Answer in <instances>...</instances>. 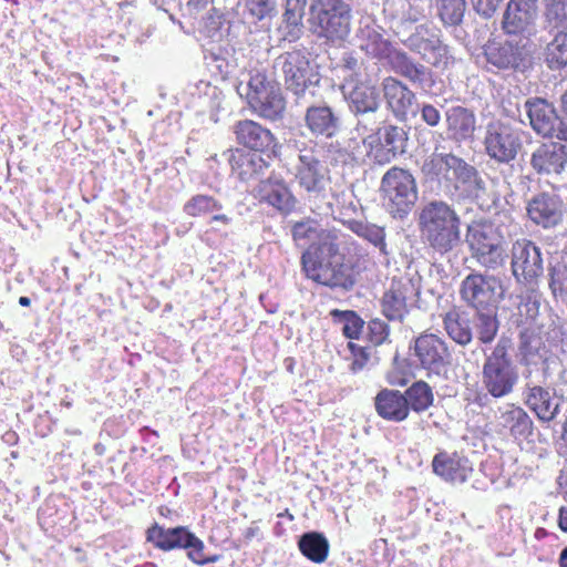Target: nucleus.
Returning a JSON list of instances; mask_svg holds the SVG:
<instances>
[{
  "instance_id": "62",
  "label": "nucleus",
  "mask_w": 567,
  "mask_h": 567,
  "mask_svg": "<svg viewBox=\"0 0 567 567\" xmlns=\"http://www.w3.org/2000/svg\"><path fill=\"white\" fill-rule=\"evenodd\" d=\"M278 517H287L288 519L292 520L293 519V515L289 512L288 508H286L282 513H279L278 514Z\"/></svg>"
},
{
  "instance_id": "18",
  "label": "nucleus",
  "mask_w": 567,
  "mask_h": 567,
  "mask_svg": "<svg viewBox=\"0 0 567 567\" xmlns=\"http://www.w3.org/2000/svg\"><path fill=\"white\" fill-rule=\"evenodd\" d=\"M292 240L297 245L311 243L306 249H316L317 252L328 250L330 254L339 252V236L336 229L320 228L319 224L307 218L296 221L291 227Z\"/></svg>"
},
{
  "instance_id": "50",
  "label": "nucleus",
  "mask_w": 567,
  "mask_h": 567,
  "mask_svg": "<svg viewBox=\"0 0 567 567\" xmlns=\"http://www.w3.org/2000/svg\"><path fill=\"white\" fill-rule=\"evenodd\" d=\"M389 334H390V327L385 321H383L379 318H375V319H371L368 322L367 337H368V340L373 346L378 347V346L383 344L388 340Z\"/></svg>"
},
{
  "instance_id": "5",
  "label": "nucleus",
  "mask_w": 567,
  "mask_h": 567,
  "mask_svg": "<svg viewBox=\"0 0 567 567\" xmlns=\"http://www.w3.org/2000/svg\"><path fill=\"white\" fill-rule=\"evenodd\" d=\"M310 30L329 42H342L351 30V8L343 0H313L309 8Z\"/></svg>"
},
{
  "instance_id": "19",
  "label": "nucleus",
  "mask_w": 567,
  "mask_h": 567,
  "mask_svg": "<svg viewBox=\"0 0 567 567\" xmlns=\"http://www.w3.org/2000/svg\"><path fill=\"white\" fill-rule=\"evenodd\" d=\"M512 270L518 281L534 282L543 274V259L539 248L528 239H519L512 248Z\"/></svg>"
},
{
  "instance_id": "22",
  "label": "nucleus",
  "mask_w": 567,
  "mask_h": 567,
  "mask_svg": "<svg viewBox=\"0 0 567 567\" xmlns=\"http://www.w3.org/2000/svg\"><path fill=\"white\" fill-rule=\"evenodd\" d=\"M536 6L517 0H511L503 16L502 28L508 35L522 40L527 37L528 44H532L530 37L535 34Z\"/></svg>"
},
{
  "instance_id": "20",
  "label": "nucleus",
  "mask_w": 567,
  "mask_h": 567,
  "mask_svg": "<svg viewBox=\"0 0 567 567\" xmlns=\"http://www.w3.org/2000/svg\"><path fill=\"white\" fill-rule=\"evenodd\" d=\"M529 47L527 37L522 40H493L485 45L484 54L487 62L498 69H516L529 55Z\"/></svg>"
},
{
  "instance_id": "17",
  "label": "nucleus",
  "mask_w": 567,
  "mask_h": 567,
  "mask_svg": "<svg viewBox=\"0 0 567 567\" xmlns=\"http://www.w3.org/2000/svg\"><path fill=\"white\" fill-rule=\"evenodd\" d=\"M254 198L284 216L290 215L298 203L289 185L282 178L274 176L258 183L254 189Z\"/></svg>"
},
{
  "instance_id": "53",
  "label": "nucleus",
  "mask_w": 567,
  "mask_h": 567,
  "mask_svg": "<svg viewBox=\"0 0 567 567\" xmlns=\"http://www.w3.org/2000/svg\"><path fill=\"white\" fill-rule=\"evenodd\" d=\"M247 8L249 13L258 20L266 18L272 10L270 0H248Z\"/></svg>"
},
{
  "instance_id": "55",
  "label": "nucleus",
  "mask_w": 567,
  "mask_h": 567,
  "mask_svg": "<svg viewBox=\"0 0 567 567\" xmlns=\"http://www.w3.org/2000/svg\"><path fill=\"white\" fill-rule=\"evenodd\" d=\"M421 118L429 125V126H437L441 121V114L440 111L432 104H423L421 106Z\"/></svg>"
},
{
  "instance_id": "54",
  "label": "nucleus",
  "mask_w": 567,
  "mask_h": 567,
  "mask_svg": "<svg viewBox=\"0 0 567 567\" xmlns=\"http://www.w3.org/2000/svg\"><path fill=\"white\" fill-rule=\"evenodd\" d=\"M503 0H471L477 13L484 17H491Z\"/></svg>"
},
{
  "instance_id": "16",
  "label": "nucleus",
  "mask_w": 567,
  "mask_h": 567,
  "mask_svg": "<svg viewBox=\"0 0 567 567\" xmlns=\"http://www.w3.org/2000/svg\"><path fill=\"white\" fill-rule=\"evenodd\" d=\"M417 363L430 373L441 374L451 364V353L445 341L434 333H421L411 347Z\"/></svg>"
},
{
  "instance_id": "57",
  "label": "nucleus",
  "mask_w": 567,
  "mask_h": 567,
  "mask_svg": "<svg viewBox=\"0 0 567 567\" xmlns=\"http://www.w3.org/2000/svg\"><path fill=\"white\" fill-rule=\"evenodd\" d=\"M213 0H188L187 7L192 10L202 11L204 10Z\"/></svg>"
},
{
  "instance_id": "14",
  "label": "nucleus",
  "mask_w": 567,
  "mask_h": 567,
  "mask_svg": "<svg viewBox=\"0 0 567 567\" xmlns=\"http://www.w3.org/2000/svg\"><path fill=\"white\" fill-rule=\"evenodd\" d=\"M484 146L492 158L508 163L516 157L522 147L519 131L502 121L491 122L486 127Z\"/></svg>"
},
{
  "instance_id": "58",
  "label": "nucleus",
  "mask_w": 567,
  "mask_h": 567,
  "mask_svg": "<svg viewBox=\"0 0 567 567\" xmlns=\"http://www.w3.org/2000/svg\"><path fill=\"white\" fill-rule=\"evenodd\" d=\"M558 526L559 528L567 533V507H560L558 513Z\"/></svg>"
},
{
  "instance_id": "29",
  "label": "nucleus",
  "mask_w": 567,
  "mask_h": 567,
  "mask_svg": "<svg viewBox=\"0 0 567 567\" xmlns=\"http://www.w3.org/2000/svg\"><path fill=\"white\" fill-rule=\"evenodd\" d=\"M446 135L450 140L461 143L473 137L476 130V117L472 110L464 106H452L445 112Z\"/></svg>"
},
{
  "instance_id": "3",
  "label": "nucleus",
  "mask_w": 567,
  "mask_h": 567,
  "mask_svg": "<svg viewBox=\"0 0 567 567\" xmlns=\"http://www.w3.org/2000/svg\"><path fill=\"white\" fill-rule=\"evenodd\" d=\"M465 241L472 259L487 270L505 265L506 240L498 225L488 219L473 220L466 229Z\"/></svg>"
},
{
  "instance_id": "34",
  "label": "nucleus",
  "mask_w": 567,
  "mask_h": 567,
  "mask_svg": "<svg viewBox=\"0 0 567 567\" xmlns=\"http://www.w3.org/2000/svg\"><path fill=\"white\" fill-rule=\"evenodd\" d=\"M456 158L452 153H439L436 150L424 158L421 172L426 179L431 182L445 183L451 182L453 167Z\"/></svg>"
},
{
  "instance_id": "32",
  "label": "nucleus",
  "mask_w": 567,
  "mask_h": 567,
  "mask_svg": "<svg viewBox=\"0 0 567 567\" xmlns=\"http://www.w3.org/2000/svg\"><path fill=\"white\" fill-rule=\"evenodd\" d=\"M305 122L308 130L316 136L332 137L339 131L338 116L326 105L308 107Z\"/></svg>"
},
{
  "instance_id": "46",
  "label": "nucleus",
  "mask_w": 567,
  "mask_h": 567,
  "mask_svg": "<svg viewBox=\"0 0 567 567\" xmlns=\"http://www.w3.org/2000/svg\"><path fill=\"white\" fill-rule=\"evenodd\" d=\"M439 14L442 21L449 25L458 24L464 16L465 0H436Z\"/></svg>"
},
{
  "instance_id": "26",
  "label": "nucleus",
  "mask_w": 567,
  "mask_h": 567,
  "mask_svg": "<svg viewBox=\"0 0 567 567\" xmlns=\"http://www.w3.org/2000/svg\"><path fill=\"white\" fill-rule=\"evenodd\" d=\"M228 163L231 173L243 182L262 175L269 167L268 161L261 154L239 147L229 151Z\"/></svg>"
},
{
  "instance_id": "4",
  "label": "nucleus",
  "mask_w": 567,
  "mask_h": 567,
  "mask_svg": "<svg viewBox=\"0 0 567 567\" xmlns=\"http://www.w3.org/2000/svg\"><path fill=\"white\" fill-rule=\"evenodd\" d=\"M146 540L162 551L186 550L187 558L198 566L216 563L219 555L207 556L204 542L187 526L164 527L152 524L145 533Z\"/></svg>"
},
{
  "instance_id": "13",
  "label": "nucleus",
  "mask_w": 567,
  "mask_h": 567,
  "mask_svg": "<svg viewBox=\"0 0 567 567\" xmlns=\"http://www.w3.org/2000/svg\"><path fill=\"white\" fill-rule=\"evenodd\" d=\"M236 143L240 148L258 152L268 158L280 155V144L275 134L266 126L254 120H239L233 125Z\"/></svg>"
},
{
  "instance_id": "60",
  "label": "nucleus",
  "mask_w": 567,
  "mask_h": 567,
  "mask_svg": "<svg viewBox=\"0 0 567 567\" xmlns=\"http://www.w3.org/2000/svg\"><path fill=\"white\" fill-rule=\"evenodd\" d=\"M560 107H561V112L567 117V90L560 96Z\"/></svg>"
},
{
  "instance_id": "51",
  "label": "nucleus",
  "mask_w": 567,
  "mask_h": 567,
  "mask_svg": "<svg viewBox=\"0 0 567 567\" xmlns=\"http://www.w3.org/2000/svg\"><path fill=\"white\" fill-rule=\"evenodd\" d=\"M489 312L481 313V322L478 326V340L483 343H491L497 333L498 323L495 318H492Z\"/></svg>"
},
{
  "instance_id": "49",
  "label": "nucleus",
  "mask_w": 567,
  "mask_h": 567,
  "mask_svg": "<svg viewBox=\"0 0 567 567\" xmlns=\"http://www.w3.org/2000/svg\"><path fill=\"white\" fill-rule=\"evenodd\" d=\"M307 0H285L284 22L292 28L302 25Z\"/></svg>"
},
{
  "instance_id": "37",
  "label": "nucleus",
  "mask_w": 567,
  "mask_h": 567,
  "mask_svg": "<svg viewBox=\"0 0 567 567\" xmlns=\"http://www.w3.org/2000/svg\"><path fill=\"white\" fill-rule=\"evenodd\" d=\"M298 547L306 558L316 564L327 560L330 548L328 539L317 532L303 534L298 542Z\"/></svg>"
},
{
  "instance_id": "61",
  "label": "nucleus",
  "mask_w": 567,
  "mask_h": 567,
  "mask_svg": "<svg viewBox=\"0 0 567 567\" xmlns=\"http://www.w3.org/2000/svg\"><path fill=\"white\" fill-rule=\"evenodd\" d=\"M19 305L22 307H29L31 305V300L29 297L22 296L19 298Z\"/></svg>"
},
{
  "instance_id": "11",
  "label": "nucleus",
  "mask_w": 567,
  "mask_h": 567,
  "mask_svg": "<svg viewBox=\"0 0 567 567\" xmlns=\"http://www.w3.org/2000/svg\"><path fill=\"white\" fill-rule=\"evenodd\" d=\"M408 132L398 125H384L363 138L367 154L378 164H388L406 150Z\"/></svg>"
},
{
  "instance_id": "42",
  "label": "nucleus",
  "mask_w": 567,
  "mask_h": 567,
  "mask_svg": "<svg viewBox=\"0 0 567 567\" xmlns=\"http://www.w3.org/2000/svg\"><path fill=\"white\" fill-rule=\"evenodd\" d=\"M545 61L550 70H560L567 65V29H563L547 44Z\"/></svg>"
},
{
  "instance_id": "15",
  "label": "nucleus",
  "mask_w": 567,
  "mask_h": 567,
  "mask_svg": "<svg viewBox=\"0 0 567 567\" xmlns=\"http://www.w3.org/2000/svg\"><path fill=\"white\" fill-rule=\"evenodd\" d=\"M275 69L282 73L286 89L296 95L303 94L311 84V64L301 50L284 52L275 60Z\"/></svg>"
},
{
  "instance_id": "33",
  "label": "nucleus",
  "mask_w": 567,
  "mask_h": 567,
  "mask_svg": "<svg viewBox=\"0 0 567 567\" xmlns=\"http://www.w3.org/2000/svg\"><path fill=\"white\" fill-rule=\"evenodd\" d=\"M525 404L542 422H550L559 413V404L555 402L550 391L540 385L527 390Z\"/></svg>"
},
{
  "instance_id": "12",
  "label": "nucleus",
  "mask_w": 567,
  "mask_h": 567,
  "mask_svg": "<svg viewBox=\"0 0 567 567\" xmlns=\"http://www.w3.org/2000/svg\"><path fill=\"white\" fill-rule=\"evenodd\" d=\"M295 182L309 197H319L326 193L331 182L330 169L313 150L298 155Z\"/></svg>"
},
{
  "instance_id": "6",
  "label": "nucleus",
  "mask_w": 567,
  "mask_h": 567,
  "mask_svg": "<svg viewBox=\"0 0 567 567\" xmlns=\"http://www.w3.org/2000/svg\"><path fill=\"white\" fill-rule=\"evenodd\" d=\"M481 382L494 399L505 398L514 391L518 382V372L508 353L506 342L499 341L485 358Z\"/></svg>"
},
{
  "instance_id": "23",
  "label": "nucleus",
  "mask_w": 567,
  "mask_h": 567,
  "mask_svg": "<svg viewBox=\"0 0 567 567\" xmlns=\"http://www.w3.org/2000/svg\"><path fill=\"white\" fill-rule=\"evenodd\" d=\"M382 90L386 105L396 118L406 120L409 114L415 113L416 95L402 81L386 76L383 79Z\"/></svg>"
},
{
  "instance_id": "2",
  "label": "nucleus",
  "mask_w": 567,
  "mask_h": 567,
  "mask_svg": "<svg viewBox=\"0 0 567 567\" xmlns=\"http://www.w3.org/2000/svg\"><path fill=\"white\" fill-rule=\"evenodd\" d=\"M339 252L328 250L317 252L316 249H305L300 257L301 270L306 278L332 289L350 290L360 274L357 264L344 262Z\"/></svg>"
},
{
  "instance_id": "38",
  "label": "nucleus",
  "mask_w": 567,
  "mask_h": 567,
  "mask_svg": "<svg viewBox=\"0 0 567 567\" xmlns=\"http://www.w3.org/2000/svg\"><path fill=\"white\" fill-rule=\"evenodd\" d=\"M409 412L422 413L433 405L434 394L425 381L413 382L403 393Z\"/></svg>"
},
{
  "instance_id": "41",
  "label": "nucleus",
  "mask_w": 567,
  "mask_h": 567,
  "mask_svg": "<svg viewBox=\"0 0 567 567\" xmlns=\"http://www.w3.org/2000/svg\"><path fill=\"white\" fill-rule=\"evenodd\" d=\"M330 317L334 323L342 324V333L347 339L358 340L364 328V320L354 310L332 309Z\"/></svg>"
},
{
  "instance_id": "56",
  "label": "nucleus",
  "mask_w": 567,
  "mask_h": 567,
  "mask_svg": "<svg viewBox=\"0 0 567 567\" xmlns=\"http://www.w3.org/2000/svg\"><path fill=\"white\" fill-rule=\"evenodd\" d=\"M557 138L559 141L567 142V121L558 116V122L554 126V134H550L548 138Z\"/></svg>"
},
{
  "instance_id": "21",
  "label": "nucleus",
  "mask_w": 567,
  "mask_h": 567,
  "mask_svg": "<svg viewBox=\"0 0 567 567\" xmlns=\"http://www.w3.org/2000/svg\"><path fill=\"white\" fill-rule=\"evenodd\" d=\"M416 296L412 279L394 277L381 299L382 313L392 321H402L409 312L408 302Z\"/></svg>"
},
{
  "instance_id": "7",
  "label": "nucleus",
  "mask_w": 567,
  "mask_h": 567,
  "mask_svg": "<svg viewBox=\"0 0 567 567\" xmlns=\"http://www.w3.org/2000/svg\"><path fill=\"white\" fill-rule=\"evenodd\" d=\"M384 205L394 217H404L417 200V187L413 175L399 166L391 167L381 179Z\"/></svg>"
},
{
  "instance_id": "28",
  "label": "nucleus",
  "mask_w": 567,
  "mask_h": 567,
  "mask_svg": "<svg viewBox=\"0 0 567 567\" xmlns=\"http://www.w3.org/2000/svg\"><path fill=\"white\" fill-rule=\"evenodd\" d=\"M525 107L532 128L543 137L554 134L558 114L551 103L545 99L533 97L526 101Z\"/></svg>"
},
{
  "instance_id": "35",
  "label": "nucleus",
  "mask_w": 567,
  "mask_h": 567,
  "mask_svg": "<svg viewBox=\"0 0 567 567\" xmlns=\"http://www.w3.org/2000/svg\"><path fill=\"white\" fill-rule=\"evenodd\" d=\"M221 203L210 195L197 194L192 196L184 205V213L189 217H205L210 215V223L228 225L230 218L226 214H219Z\"/></svg>"
},
{
  "instance_id": "59",
  "label": "nucleus",
  "mask_w": 567,
  "mask_h": 567,
  "mask_svg": "<svg viewBox=\"0 0 567 567\" xmlns=\"http://www.w3.org/2000/svg\"><path fill=\"white\" fill-rule=\"evenodd\" d=\"M559 567H567V546L561 550L558 558Z\"/></svg>"
},
{
  "instance_id": "44",
  "label": "nucleus",
  "mask_w": 567,
  "mask_h": 567,
  "mask_svg": "<svg viewBox=\"0 0 567 567\" xmlns=\"http://www.w3.org/2000/svg\"><path fill=\"white\" fill-rule=\"evenodd\" d=\"M346 226L357 236L379 247L383 254L386 252L385 233L382 227L357 219L348 220Z\"/></svg>"
},
{
  "instance_id": "43",
  "label": "nucleus",
  "mask_w": 567,
  "mask_h": 567,
  "mask_svg": "<svg viewBox=\"0 0 567 567\" xmlns=\"http://www.w3.org/2000/svg\"><path fill=\"white\" fill-rule=\"evenodd\" d=\"M455 188H464L465 190H474L481 187V178L476 168L467 164L464 159L457 157L453 167L451 182Z\"/></svg>"
},
{
  "instance_id": "9",
  "label": "nucleus",
  "mask_w": 567,
  "mask_h": 567,
  "mask_svg": "<svg viewBox=\"0 0 567 567\" xmlns=\"http://www.w3.org/2000/svg\"><path fill=\"white\" fill-rule=\"evenodd\" d=\"M246 102L254 113L271 121L281 117L286 109V100L279 84L270 81L262 72H256L250 76Z\"/></svg>"
},
{
  "instance_id": "31",
  "label": "nucleus",
  "mask_w": 567,
  "mask_h": 567,
  "mask_svg": "<svg viewBox=\"0 0 567 567\" xmlns=\"http://www.w3.org/2000/svg\"><path fill=\"white\" fill-rule=\"evenodd\" d=\"M374 406L379 416L391 422H402L410 414L403 393L399 390L382 389L374 399Z\"/></svg>"
},
{
  "instance_id": "52",
  "label": "nucleus",
  "mask_w": 567,
  "mask_h": 567,
  "mask_svg": "<svg viewBox=\"0 0 567 567\" xmlns=\"http://www.w3.org/2000/svg\"><path fill=\"white\" fill-rule=\"evenodd\" d=\"M348 349L351 353L350 370L357 373L364 369L370 360V352L368 351V348L350 341L348 343Z\"/></svg>"
},
{
  "instance_id": "27",
  "label": "nucleus",
  "mask_w": 567,
  "mask_h": 567,
  "mask_svg": "<svg viewBox=\"0 0 567 567\" xmlns=\"http://www.w3.org/2000/svg\"><path fill=\"white\" fill-rule=\"evenodd\" d=\"M432 470L434 474L451 483H464L472 472L467 458L446 451H440L434 455Z\"/></svg>"
},
{
  "instance_id": "48",
  "label": "nucleus",
  "mask_w": 567,
  "mask_h": 567,
  "mask_svg": "<svg viewBox=\"0 0 567 567\" xmlns=\"http://www.w3.org/2000/svg\"><path fill=\"white\" fill-rule=\"evenodd\" d=\"M411 365L405 361L394 360L391 369L386 372L385 380L392 386H405L412 379Z\"/></svg>"
},
{
  "instance_id": "40",
  "label": "nucleus",
  "mask_w": 567,
  "mask_h": 567,
  "mask_svg": "<svg viewBox=\"0 0 567 567\" xmlns=\"http://www.w3.org/2000/svg\"><path fill=\"white\" fill-rule=\"evenodd\" d=\"M545 343L540 333L535 328H525L519 333V352L526 364L536 363V358H542Z\"/></svg>"
},
{
  "instance_id": "1",
  "label": "nucleus",
  "mask_w": 567,
  "mask_h": 567,
  "mask_svg": "<svg viewBox=\"0 0 567 567\" xmlns=\"http://www.w3.org/2000/svg\"><path fill=\"white\" fill-rule=\"evenodd\" d=\"M419 229L424 244L441 255L452 251L461 240V218L443 200H432L421 208Z\"/></svg>"
},
{
  "instance_id": "24",
  "label": "nucleus",
  "mask_w": 567,
  "mask_h": 567,
  "mask_svg": "<svg viewBox=\"0 0 567 567\" xmlns=\"http://www.w3.org/2000/svg\"><path fill=\"white\" fill-rule=\"evenodd\" d=\"M530 164L538 174H560L567 164V146L557 142L539 145L532 154Z\"/></svg>"
},
{
  "instance_id": "47",
  "label": "nucleus",
  "mask_w": 567,
  "mask_h": 567,
  "mask_svg": "<svg viewBox=\"0 0 567 567\" xmlns=\"http://www.w3.org/2000/svg\"><path fill=\"white\" fill-rule=\"evenodd\" d=\"M546 21L554 28L567 29V0H544Z\"/></svg>"
},
{
  "instance_id": "30",
  "label": "nucleus",
  "mask_w": 567,
  "mask_h": 567,
  "mask_svg": "<svg viewBox=\"0 0 567 567\" xmlns=\"http://www.w3.org/2000/svg\"><path fill=\"white\" fill-rule=\"evenodd\" d=\"M498 426L515 440H526L533 433V420L516 404H507L499 411Z\"/></svg>"
},
{
  "instance_id": "10",
  "label": "nucleus",
  "mask_w": 567,
  "mask_h": 567,
  "mask_svg": "<svg viewBox=\"0 0 567 567\" xmlns=\"http://www.w3.org/2000/svg\"><path fill=\"white\" fill-rule=\"evenodd\" d=\"M504 288L498 277L473 272L461 282V299L477 312H491L502 299Z\"/></svg>"
},
{
  "instance_id": "39",
  "label": "nucleus",
  "mask_w": 567,
  "mask_h": 567,
  "mask_svg": "<svg viewBox=\"0 0 567 567\" xmlns=\"http://www.w3.org/2000/svg\"><path fill=\"white\" fill-rule=\"evenodd\" d=\"M391 69L399 75L406 78L411 82H422L424 80V68L415 64L405 52L395 48L386 58Z\"/></svg>"
},
{
  "instance_id": "8",
  "label": "nucleus",
  "mask_w": 567,
  "mask_h": 567,
  "mask_svg": "<svg viewBox=\"0 0 567 567\" xmlns=\"http://www.w3.org/2000/svg\"><path fill=\"white\" fill-rule=\"evenodd\" d=\"M347 69L352 72L344 79L348 89V102L355 114L373 113L380 106V93L377 81L368 73L367 68L359 65L358 60L350 56L346 60Z\"/></svg>"
},
{
  "instance_id": "45",
  "label": "nucleus",
  "mask_w": 567,
  "mask_h": 567,
  "mask_svg": "<svg viewBox=\"0 0 567 567\" xmlns=\"http://www.w3.org/2000/svg\"><path fill=\"white\" fill-rule=\"evenodd\" d=\"M444 328L447 334L460 344H467L472 340L471 329L457 309H451L443 317Z\"/></svg>"
},
{
  "instance_id": "25",
  "label": "nucleus",
  "mask_w": 567,
  "mask_h": 567,
  "mask_svg": "<svg viewBox=\"0 0 567 567\" xmlns=\"http://www.w3.org/2000/svg\"><path fill=\"white\" fill-rule=\"evenodd\" d=\"M527 215L544 228L556 226L563 216V202L556 195L540 193L527 204Z\"/></svg>"
},
{
  "instance_id": "36",
  "label": "nucleus",
  "mask_w": 567,
  "mask_h": 567,
  "mask_svg": "<svg viewBox=\"0 0 567 567\" xmlns=\"http://www.w3.org/2000/svg\"><path fill=\"white\" fill-rule=\"evenodd\" d=\"M359 48L368 55L386 60L394 47L380 32L374 29L365 28L359 37Z\"/></svg>"
}]
</instances>
